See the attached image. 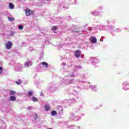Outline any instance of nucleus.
<instances>
[{
  "instance_id": "1",
  "label": "nucleus",
  "mask_w": 129,
  "mask_h": 129,
  "mask_svg": "<svg viewBox=\"0 0 129 129\" xmlns=\"http://www.w3.org/2000/svg\"><path fill=\"white\" fill-rule=\"evenodd\" d=\"M14 69L17 72H21L23 71V66L22 64H18L17 66L15 67Z\"/></svg>"
},
{
  "instance_id": "2",
  "label": "nucleus",
  "mask_w": 129,
  "mask_h": 129,
  "mask_svg": "<svg viewBox=\"0 0 129 129\" xmlns=\"http://www.w3.org/2000/svg\"><path fill=\"white\" fill-rule=\"evenodd\" d=\"M64 83L66 85H69V84H73V83H75V81L74 80L67 79L64 81Z\"/></svg>"
},
{
  "instance_id": "3",
  "label": "nucleus",
  "mask_w": 129,
  "mask_h": 129,
  "mask_svg": "<svg viewBox=\"0 0 129 129\" xmlns=\"http://www.w3.org/2000/svg\"><path fill=\"white\" fill-rule=\"evenodd\" d=\"M122 88L124 90H128L129 89V83L127 82H124L122 84Z\"/></svg>"
},
{
  "instance_id": "4",
  "label": "nucleus",
  "mask_w": 129,
  "mask_h": 129,
  "mask_svg": "<svg viewBox=\"0 0 129 129\" xmlns=\"http://www.w3.org/2000/svg\"><path fill=\"white\" fill-rule=\"evenodd\" d=\"M90 61L92 62V63H93L94 65H95V64H97V63L99 62V60L96 58V57H91L90 58Z\"/></svg>"
},
{
  "instance_id": "5",
  "label": "nucleus",
  "mask_w": 129,
  "mask_h": 129,
  "mask_svg": "<svg viewBox=\"0 0 129 129\" xmlns=\"http://www.w3.org/2000/svg\"><path fill=\"white\" fill-rule=\"evenodd\" d=\"M56 109H57V111L58 112V113L60 115L63 114V108L62 107V106H57Z\"/></svg>"
},
{
  "instance_id": "6",
  "label": "nucleus",
  "mask_w": 129,
  "mask_h": 129,
  "mask_svg": "<svg viewBox=\"0 0 129 129\" xmlns=\"http://www.w3.org/2000/svg\"><path fill=\"white\" fill-rule=\"evenodd\" d=\"M30 66H32V61L30 60H28L25 62L24 63V67L26 68H29Z\"/></svg>"
},
{
  "instance_id": "7",
  "label": "nucleus",
  "mask_w": 129,
  "mask_h": 129,
  "mask_svg": "<svg viewBox=\"0 0 129 129\" xmlns=\"http://www.w3.org/2000/svg\"><path fill=\"white\" fill-rule=\"evenodd\" d=\"M48 89L50 91H55L56 90V85H49L48 87Z\"/></svg>"
},
{
  "instance_id": "8",
  "label": "nucleus",
  "mask_w": 129,
  "mask_h": 129,
  "mask_svg": "<svg viewBox=\"0 0 129 129\" xmlns=\"http://www.w3.org/2000/svg\"><path fill=\"white\" fill-rule=\"evenodd\" d=\"M12 46H13V43L11 41H9L6 44V48L7 50H10V49L12 48Z\"/></svg>"
},
{
  "instance_id": "9",
  "label": "nucleus",
  "mask_w": 129,
  "mask_h": 129,
  "mask_svg": "<svg viewBox=\"0 0 129 129\" xmlns=\"http://www.w3.org/2000/svg\"><path fill=\"white\" fill-rule=\"evenodd\" d=\"M81 51L77 50L75 53V56L76 58H79L80 57V54H81Z\"/></svg>"
},
{
  "instance_id": "10",
  "label": "nucleus",
  "mask_w": 129,
  "mask_h": 129,
  "mask_svg": "<svg viewBox=\"0 0 129 129\" xmlns=\"http://www.w3.org/2000/svg\"><path fill=\"white\" fill-rule=\"evenodd\" d=\"M69 129H80V126L77 127L75 125H71L69 126Z\"/></svg>"
},
{
  "instance_id": "11",
  "label": "nucleus",
  "mask_w": 129,
  "mask_h": 129,
  "mask_svg": "<svg viewBox=\"0 0 129 129\" xmlns=\"http://www.w3.org/2000/svg\"><path fill=\"white\" fill-rule=\"evenodd\" d=\"M25 13L26 16H30L32 14V13H33V12L31 11L30 9H27L26 10Z\"/></svg>"
},
{
  "instance_id": "12",
  "label": "nucleus",
  "mask_w": 129,
  "mask_h": 129,
  "mask_svg": "<svg viewBox=\"0 0 129 129\" xmlns=\"http://www.w3.org/2000/svg\"><path fill=\"white\" fill-rule=\"evenodd\" d=\"M73 76H75V72H70L67 75V77H73Z\"/></svg>"
},
{
  "instance_id": "13",
  "label": "nucleus",
  "mask_w": 129,
  "mask_h": 129,
  "mask_svg": "<svg viewBox=\"0 0 129 129\" xmlns=\"http://www.w3.org/2000/svg\"><path fill=\"white\" fill-rule=\"evenodd\" d=\"M90 40L93 43V44H95V43L97 42V39L95 37H93V36H92L90 38Z\"/></svg>"
},
{
  "instance_id": "14",
  "label": "nucleus",
  "mask_w": 129,
  "mask_h": 129,
  "mask_svg": "<svg viewBox=\"0 0 129 129\" xmlns=\"http://www.w3.org/2000/svg\"><path fill=\"white\" fill-rule=\"evenodd\" d=\"M70 118H74V120L77 121L81 119V117H80V116H77L73 117V116H72L71 117H70Z\"/></svg>"
},
{
  "instance_id": "15",
  "label": "nucleus",
  "mask_w": 129,
  "mask_h": 129,
  "mask_svg": "<svg viewBox=\"0 0 129 129\" xmlns=\"http://www.w3.org/2000/svg\"><path fill=\"white\" fill-rule=\"evenodd\" d=\"M91 15H93V16H98L100 14L99 11H92L91 12Z\"/></svg>"
},
{
  "instance_id": "16",
  "label": "nucleus",
  "mask_w": 129,
  "mask_h": 129,
  "mask_svg": "<svg viewBox=\"0 0 129 129\" xmlns=\"http://www.w3.org/2000/svg\"><path fill=\"white\" fill-rule=\"evenodd\" d=\"M98 29L100 31H102L103 30H105V26L102 25H99Z\"/></svg>"
},
{
  "instance_id": "17",
  "label": "nucleus",
  "mask_w": 129,
  "mask_h": 129,
  "mask_svg": "<svg viewBox=\"0 0 129 129\" xmlns=\"http://www.w3.org/2000/svg\"><path fill=\"white\" fill-rule=\"evenodd\" d=\"M88 31H92V33H97V30H96V28H89L88 29Z\"/></svg>"
},
{
  "instance_id": "18",
  "label": "nucleus",
  "mask_w": 129,
  "mask_h": 129,
  "mask_svg": "<svg viewBox=\"0 0 129 129\" xmlns=\"http://www.w3.org/2000/svg\"><path fill=\"white\" fill-rule=\"evenodd\" d=\"M42 65L45 67V68H48L49 67V64H48V63L44 61L41 63Z\"/></svg>"
},
{
  "instance_id": "19",
  "label": "nucleus",
  "mask_w": 129,
  "mask_h": 129,
  "mask_svg": "<svg viewBox=\"0 0 129 129\" xmlns=\"http://www.w3.org/2000/svg\"><path fill=\"white\" fill-rule=\"evenodd\" d=\"M44 108L46 111H48L50 110V105L46 104L44 106Z\"/></svg>"
},
{
  "instance_id": "20",
  "label": "nucleus",
  "mask_w": 129,
  "mask_h": 129,
  "mask_svg": "<svg viewBox=\"0 0 129 129\" xmlns=\"http://www.w3.org/2000/svg\"><path fill=\"white\" fill-rule=\"evenodd\" d=\"M90 88H91L92 89V90H94V91H96L97 89V88L96 87V86H95L94 85H91L90 86Z\"/></svg>"
},
{
  "instance_id": "21",
  "label": "nucleus",
  "mask_w": 129,
  "mask_h": 129,
  "mask_svg": "<svg viewBox=\"0 0 129 129\" xmlns=\"http://www.w3.org/2000/svg\"><path fill=\"white\" fill-rule=\"evenodd\" d=\"M16 96H11L10 97V100L11 101H16Z\"/></svg>"
},
{
  "instance_id": "22",
  "label": "nucleus",
  "mask_w": 129,
  "mask_h": 129,
  "mask_svg": "<svg viewBox=\"0 0 129 129\" xmlns=\"http://www.w3.org/2000/svg\"><path fill=\"white\" fill-rule=\"evenodd\" d=\"M31 99H32V101H33V102H38V99L37 98H36L35 97H33L31 98Z\"/></svg>"
},
{
  "instance_id": "23",
  "label": "nucleus",
  "mask_w": 129,
  "mask_h": 129,
  "mask_svg": "<svg viewBox=\"0 0 129 129\" xmlns=\"http://www.w3.org/2000/svg\"><path fill=\"white\" fill-rule=\"evenodd\" d=\"M82 67L80 66H75V70H77L78 69H82Z\"/></svg>"
},
{
  "instance_id": "24",
  "label": "nucleus",
  "mask_w": 129,
  "mask_h": 129,
  "mask_svg": "<svg viewBox=\"0 0 129 129\" xmlns=\"http://www.w3.org/2000/svg\"><path fill=\"white\" fill-rule=\"evenodd\" d=\"M110 31L111 32H115L116 30H114V26H111L110 28H109Z\"/></svg>"
},
{
  "instance_id": "25",
  "label": "nucleus",
  "mask_w": 129,
  "mask_h": 129,
  "mask_svg": "<svg viewBox=\"0 0 129 129\" xmlns=\"http://www.w3.org/2000/svg\"><path fill=\"white\" fill-rule=\"evenodd\" d=\"M14 7H15V6L14 5V4H13V3L9 4V8L11 10H13V9H14Z\"/></svg>"
},
{
  "instance_id": "26",
  "label": "nucleus",
  "mask_w": 129,
  "mask_h": 129,
  "mask_svg": "<svg viewBox=\"0 0 129 129\" xmlns=\"http://www.w3.org/2000/svg\"><path fill=\"white\" fill-rule=\"evenodd\" d=\"M33 93H34V92H33V91H29V92H28L27 95L28 96H32V95H33Z\"/></svg>"
},
{
  "instance_id": "27",
  "label": "nucleus",
  "mask_w": 129,
  "mask_h": 129,
  "mask_svg": "<svg viewBox=\"0 0 129 129\" xmlns=\"http://www.w3.org/2000/svg\"><path fill=\"white\" fill-rule=\"evenodd\" d=\"M56 114H57V112H56V111L53 110L51 111V115L52 116H54V115H56Z\"/></svg>"
},
{
  "instance_id": "28",
  "label": "nucleus",
  "mask_w": 129,
  "mask_h": 129,
  "mask_svg": "<svg viewBox=\"0 0 129 129\" xmlns=\"http://www.w3.org/2000/svg\"><path fill=\"white\" fill-rule=\"evenodd\" d=\"M8 19L10 22H14V21H15V18H10L8 17Z\"/></svg>"
},
{
  "instance_id": "29",
  "label": "nucleus",
  "mask_w": 129,
  "mask_h": 129,
  "mask_svg": "<svg viewBox=\"0 0 129 129\" xmlns=\"http://www.w3.org/2000/svg\"><path fill=\"white\" fill-rule=\"evenodd\" d=\"M51 30H52V31H53V32H54V33H55V31H56V30H57V27L56 26H53Z\"/></svg>"
},
{
  "instance_id": "30",
  "label": "nucleus",
  "mask_w": 129,
  "mask_h": 129,
  "mask_svg": "<svg viewBox=\"0 0 129 129\" xmlns=\"http://www.w3.org/2000/svg\"><path fill=\"white\" fill-rule=\"evenodd\" d=\"M16 94V92L14 91H10V95H15Z\"/></svg>"
},
{
  "instance_id": "31",
  "label": "nucleus",
  "mask_w": 129,
  "mask_h": 129,
  "mask_svg": "<svg viewBox=\"0 0 129 129\" xmlns=\"http://www.w3.org/2000/svg\"><path fill=\"white\" fill-rule=\"evenodd\" d=\"M17 84H18V85H20L22 83V81L21 80H18L17 81H16Z\"/></svg>"
},
{
  "instance_id": "32",
  "label": "nucleus",
  "mask_w": 129,
  "mask_h": 129,
  "mask_svg": "<svg viewBox=\"0 0 129 129\" xmlns=\"http://www.w3.org/2000/svg\"><path fill=\"white\" fill-rule=\"evenodd\" d=\"M80 109L79 108H76L74 109V112L76 113L79 112Z\"/></svg>"
},
{
  "instance_id": "33",
  "label": "nucleus",
  "mask_w": 129,
  "mask_h": 129,
  "mask_svg": "<svg viewBox=\"0 0 129 129\" xmlns=\"http://www.w3.org/2000/svg\"><path fill=\"white\" fill-rule=\"evenodd\" d=\"M18 29H19V30H23V26H22V25H19L18 26Z\"/></svg>"
},
{
  "instance_id": "34",
  "label": "nucleus",
  "mask_w": 129,
  "mask_h": 129,
  "mask_svg": "<svg viewBox=\"0 0 129 129\" xmlns=\"http://www.w3.org/2000/svg\"><path fill=\"white\" fill-rule=\"evenodd\" d=\"M3 73V67H0V75Z\"/></svg>"
},
{
  "instance_id": "35",
  "label": "nucleus",
  "mask_w": 129,
  "mask_h": 129,
  "mask_svg": "<svg viewBox=\"0 0 129 129\" xmlns=\"http://www.w3.org/2000/svg\"><path fill=\"white\" fill-rule=\"evenodd\" d=\"M32 108L33 107L29 106L27 108V109H28V110H31V109H32Z\"/></svg>"
},
{
  "instance_id": "36",
  "label": "nucleus",
  "mask_w": 129,
  "mask_h": 129,
  "mask_svg": "<svg viewBox=\"0 0 129 129\" xmlns=\"http://www.w3.org/2000/svg\"><path fill=\"white\" fill-rule=\"evenodd\" d=\"M61 66H66V63H65V62H62V63H61Z\"/></svg>"
},
{
  "instance_id": "37",
  "label": "nucleus",
  "mask_w": 129,
  "mask_h": 129,
  "mask_svg": "<svg viewBox=\"0 0 129 129\" xmlns=\"http://www.w3.org/2000/svg\"><path fill=\"white\" fill-rule=\"evenodd\" d=\"M106 22H107V24H110V20H107L106 21Z\"/></svg>"
},
{
  "instance_id": "38",
  "label": "nucleus",
  "mask_w": 129,
  "mask_h": 129,
  "mask_svg": "<svg viewBox=\"0 0 129 129\" xmlns=\"http://www.w3.org/2000/svg\"><path fill=\"white\" fill-rule=\"evenodd\" d=\"M68 102L69 103H71V102H72V100H69Z\"/></svg>"
},
{
  "instance_id": "39",
  "label": "nucleus",
  "mask_w": 129,
  "mask_h": 129,
  "mask_svg": "<svg viewBox=\"0 0 129 129\" xmlns=\"http://www.w3.org/2000/svg\"><path fill=\"white\" fill-rule=\"evenodd\" d=\"M35 117L34 119H37V114H35Z\"/></svg>"
},
{
  "instance_id": "40",
  "label": "nucleus",
  "mask_w": 129,
  "mask_h": 129,
  "mask_svg": "<svg viewBox=\"0 0 129 129\" xmlns=\"http://www.w3.org/2000/svg\"><path fill=\"white\" fill-rule=\"evenodd\" d=\"M40 95L41 96H44V94L43 93H41Z\"/></svg>"
},
{
  "instance_id": "41",
  "label": "nucleus",
  "mask_w": 129,
  "mask_h": 129,
  "mask_svg": "<svg viewBox=\"0 0 129 129\" xmlns=\"http://www.w3.org/2000/svg\"><path fill=\"white\" fill-rule=\"evenodd\" d=\"M81 58H84V55H81Z\"/></svg>"
},
{
  "instance_id": "42",
  "label": "nucleus",
  "mask_w": 129,
  "mask_h": 129,
  "mask_svg": "<svg viewBox=\"0 0 129 129\" xmlns=\"http://www.w3.org/2000/svg\"><path fill=\"white\" fill-rule=\"evenodd\" d=\"M99 10H101L102 9V7H99Z\"/></svg>"
},
{
  "instance_id": "43",
  "label": "nucleus",
  "mask_w": 129,
  "mask_h": 129,
  "mask_svg": "<svg viewBox=\"0 0 129 129\" xmlns=\"http://www.w3.org/2000/svg\"><path fill=\"white\" fill-rule=\"evenodd\" d=\"M73 102H75V99H73Z\"/></svg>"
},
{
  "instance_id": "44",
  "label": "nucleus",
  "mask_w": 129,
  "mask_h": 129,
  "mask_svg": "<svg viewBox=\"0 0 129 129\" xmlns=\"http://www.w3.org/2000/svg\"><path fill=\"white\" fill-rule=\"evenodd\" d=\"M84 115H85V114H81L82 116H84Z\"/></svg>"
},
{
  "instance_id": "45",
  "label": "nucleus",
  "mask_w": 129,
  "mask_h": 129,
  "mask_svg": "<svg viewBox=\"0 0 129 129\" xmlns=\"http://www.w3.org/2000/svg\"><path fill=\"white\" fill-rule=\"evenodd\" d=\"M100 41H101V42H102V41H101V39H100Z\"/></svg>"
},
{
  "instance_id": "46",
  "label": "nucleus",
  "mask_w": 129,
  "mask_h": 129,
  "mask_svg": "<svg viewBox=\"0 0 129 129\" xmlns=\"http://www.w3.org/2000/svg\"><path fill=\"white\" fill-rule=\"evenodd\" d=\"M47 2H49V0H46Z\"/></svg>"
},
{
  "instance_id": "47",
  "label": "nucleus",
  "mask_w": 129,
  "mask_h": 129,
  "mask_svg": "<svg viewBox=\"0 0 129 129\" xmlns=\"http://www.w3.org/2000/svg\"><path fill=\"white\" fill-rule=\"evenodd\" d=\"M69 18H70V19L71 17H70V16H69Z\"/></svg>"
},
{
  "instance_id": "48",
  "label": "nucleus",
  "mask_w": 129,
  "mask_h": 129,
  "mask_svg": "<svg viewBox=\"0 0 129 129\" xmlns=\"http://www.w3.org/2000/svg\"><path fill=\"white\" fill-rule=\"evenodd\" d=\"M117 30H118V31H119V29H117Z\"/></svg>"
},
{
  "instance_id": "49",
  "label": "nucleus",
  "mask_w": 129,
  "mask_h": 129,
  "mask_svg": "<svg viewBox=\"0 0 129 129\" xmlns=\"http://www.w3.org/2000/svg\"><path fill=\"white\" fill-rule=\"evenodd\" d=\"M78 81H79V82H80V81L78 80Z\"/></svg>"
},
{
  "instance_id": "50",
  "label": "nucleus",
  "mask_w": 129,
  "mask_h": 129,
  "mask_svg": "<svg viewBox=\"0 0 129 129\" xmlns=\"http://www.w3.org/2000/svg\"><path fill=\"white\" fill-rule=\"evenodd\" d=\"M78 88H79V87H78Z\"/></svg>"
}]
</instances>
